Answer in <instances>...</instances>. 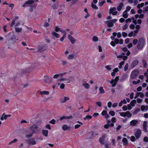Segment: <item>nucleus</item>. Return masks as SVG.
Listing matches in <instances>:
<instances>
[{
  "label": "nucleus",
  "instance_id": "f257e3e1",
  "mask_svg": "<svg viewBox=\"0 0 148 148\" xmlns=\"http://www.w3.org/2000/svg\"><path fill=\"white\" fill-rule=\"evenodd\" d=\"M40 66L39 64L38 63H35L34 64H32L31 66L29 68H27L25 70H22L21 74H24L27 72H30L33 69Z\"/></svg>",
  "mask_w": 148,
  "mask_h": 148
},
{
  "label": "nucleus",
  "instance_id": "f03ea898",
  "mask_svg": "<svg viewBox=\"0 0 148 148\" xmlns=\"http://www.w3.org/2000/svg\"><path fill=\"white\" fill-rule=\"evenodd\" d=\"M145 45V40L143 38H140L138 40L137 47L138 50H141L143 49Z\"/></svg>",
  "mask_w": 148,
  "mask_h": 148
},
{
  "label": "nucleus",
  "instance_id": "7ed1b4c3",
  "mask_svg": "<svg viewBox=\"0 0 148 148\" xmlns=\"http://www.w3.org/2000/svg\"><path fill=\"white\" fill-rule=\"evenodd\" d=\"M139 72L138 70H134L131 73L130 77L132 79H135L138 75Z\"/></svg>",
  "mask_w": 148,
  "mask_h": 148
},
{
  "label": "nucleus",
  "instance_id": "20e7f679",
  "mask_svg": "<svg viewBox=\"0 0 148 148\" xmlns=\"http://www.w3.org/2000/svg\"><path fill=\"white\" fill-rule=\"evenodd\" d=\"M117 21L116 19H114L112 20L108 21L106 22V24H107V26L108 27H112L113 26V23L116 22Z\"/></svg>",
  "mask_w": 148,
  "mask_h": 148
},
{
  "label": "nucleus",
  "instance_id": "39448f33",
  "mask_svg": "<svg viewBox=\"0 0 148 148\" xmlns=\"http://www.w3.org/2000/svg\"><path fill=\"white\" fill-rule=\"evenodd\" d=\"M119 76H116L114 79H112L110 81V83L112 84V87H115L117 84V81L119 79Z\"/></svg>",
  "mask_w": 148,
  "mask_h": 148
},
{
  "label": "nucleus",
  "instance_id": "423d86ee",
  "mask_svg": "<svg viewBox=\"0 0 148 148\" xmlns=\"http://www.w3.org/2000/svg\"><path fill=\"white\" fill-rule=\"evenodd\" d=\"M116 8L114 7L110 8L109 11V14L110 15L112 14L113 15H116L117 14L118 12L116 11Z\"/></svg>",
  "mask_w": 148,
  "mask_h": 148
},
{
  "label": "nucleus",
  "instance_id": "0eeeda50",
  "mask_svg": "<svg viewBox=\"0 0 148 148\" xmlns=\"http://www.w3.org/2000/svg\"><path fill=\"white\" fill-rule=\"evenodd\" d=\"M132 116V114L129 111H127L126 112H121V116L123 117H127L128 118H130Z\"/></svg>",
  "mask_w": 148,
  "mask_h": 148
},
{
  "label": "nucleus",
  "instance_id": "6e6552de",
  "mask_svg": "<svg viewBox=\"0 0 148 148\" xmlns=\"http://www.w3.org/2000/svg\"><path fill=\"white\" fill-rule=\"evenodd\" d=\"M88 134L89 136V138L90 139H93V138L95 137V135H98V134L97 133L93 131L88 132Z\"/></svg>",
  "mask_w": 148,
  "mask_h": 148
},
{
  "label": "nucleus",
  "instance_id": "1a4fd4ad",
  "mask_svg": "<svg viewBox=\"0 0 148 148\" xmlns=\"http://www.w3.org/2000/svg\"><path fill=\"white\" fill-rule=\"evenodd\" d=\"M38 51L41 52L45 51L47 47V46L46 45H39Z\"/></svg>",
  "mask_w": 148,
  "mask_h": 148
},
{
  "label": "nucleus",
  "instance_id": "9d476101",
  "mask_svg": "<svg viewBox=\"0 0 148 148\" xmlns=\"http://www.w3.org/2000/svg\"><path fill=\"white\" fill-rule=\"evenodd\" d=\"M141 134V132L140 130L138 129L135 133V136L136 139H138L140 137Z\"/></svg>",
  "mask_w": 148,
  "mask_h": 148
},
{
  "label": "nucleus",
  "instance_id": "9b49d317",
  "mask_svg": "<svg viewBox=\"0 0 148 148\" xmlns=\"http://www.w3.org/2000/svg\"><path fill=\"white\" fill-rule=\"evenodd\" d=\"M27 142L29 145H34L36 143L34 138H32L27 140Z\"/></svg>",
  "mask_w": 148,
  "mask_h": 148
},
{
  "label": "nucleus",
  "instance_id": "f8f14e48",
  "mask_svg": "<svg viewBox=\"0 0 148 148\" xmlns=\"http://www.w3.org/2000/svg\"><path fill=\"white\" fill-rule=\"evenodd\" d=\"M68 38L72 44L74 43L76 41V39L71 35L69 34L68 35Z\"/></svg>",
  "mask_w": 148,
  "mask_h": 148
},
{
  "label": "nucleus",
  "instance_id": "ddd939ff",
  "mask_svg": "<svg viewBox=\"0 0 148 148\" xmlns=\"http://www.w3.org/2000/svg\"><path fill=\"white\" fill-rule=\"evenodd\" d=\"M139 62L138 60H135L132 62L131 65V67L133 68L138 64Z\"/></svg>",
  "mask_w": 148,
  "mask_h": 148
},
{
  "label": "nucleus",
  "instance_id": "4468645a",
  "mask_svg": "<svg viewBox=\"0 0 148 148\" xmlns=\"http://www.w3.org/2000/svg\"><path fill=\"white\" fill-rule=\"evenodd\" d=\"M52 77H49L48 76H46L44 81L46 83H50L52 81Z\"/></svg>",
  "mask_w": 148,
  "mask_h": 148
},
{
  "label": "nucleus",
  "instance_id": "2eb2a0df",
  "mask_svg": "<svg viewBox=\"0 0 148 148\" xmlns=\"http://www.w3.org/2000/svg\"><path fill=\"white\" fill-rule=\"evenodd\" d=\"M121 49H122V50L124 52H127L126 53V54L127 56H129L130 54V52L129 50L127 49L126 47H124L121 48Z\"/></svg>",
  "mask_w": 148,
  "mask_h": 148
},
{
  "label": "nucleus",
  "instance_id": "dca6fc26",
  "mask_svg": "<svg viewBox=\"0 0 148 148\" xmlns=\"http://www.w3.org/2000/svg\"><path fill=\"white\" fill-rule=\"evenodd\" d=\"M105 136L104 135H103L102 137H100L99 139V141L100 143L102 145H103L105 143L104 139Z\"/></svg>",
  "mask_w": 148,
  "mask_h": 148
},
{
  "label": "nucleus",
  "instance_id": "f3484780",
  "mask_svg": "<svg viewBox=\"0 0 148 148\" xmlns=\"http://www.w3.org/2000/svg\"><path fill=\"white\" fill-rule=\"evenodd\" d=\"M138 123V121L137 120H133L130 122V125L134 126L136 125Z\"/></svg>",
  "mask_w": 148,
  "mask_h": 148
},
{
  "label": "nucleus",
  "instance_id": "a211bd4d",
  "mask_svg": "<svg viewBox=\"0 0 148 148\" xmlns=\"http://www.w3.org/2000/svg\"><path fill=\"white\" fill-rule=\"evenodd\" d=\"M72 118V117L71 115H70L69 116H62L61 117L60 119L59 120L60 121H61L64 119H71Z\"/></svg>",
  "mask_w": 148,
  "mask_h": 148
},
{
  "label": "nucleus",
  "instance_id": "6ab92c4d",
  "mask_svg": "<svg viewBox=\"0 0 148 148\" xmlns=\"http://www.w3.org/2000/svg\"><path fill=\"white\" fill-rule=\"evenodd\" d=\"M147 122L146 121H145L144 122L143 124V130L145 132H147Z\"/></svg>",
  "mask_w": 148,
  "mask_h": 148
},
{
  "label": "nucleus",
  "instance_id": "aec40b11",
  "mask_svg": "<svg viewBox=\"0 0 148 148\" xmlns=\"http://www.w3.org/2000/svg\"><path fill=\"white\" fill-rule=\"evenodd\" d=\"M122 141L124 146L126 145L128 143V140L126 138H124L122 140Z\"/></svg>",
  "mask_w": 148,
  "mask_h": 148
},
{
  "label": "nucleus",
  "instance_id": "412c9836",
  "mask_svg": "<svg viewBox=\"0 0 148 148\" xmlns=\"http://www.w3.org/2000/svg\"><path fill=\"white\" fill-rule=\"evenodd\" d=\"M19 18V17L18 16H16L15 17V19L12 20L11 25H10V27H12L13 25L14 24L15 22L16 21L15 20L18 19Z\"/></svg>",
  "mask_w": 148,
  "mask_h": 148
},
{
  "label": "nucleus",
  "instance_id": "4be33fe9",
  "mask_svg": "<svg viewBox=\"0 0 148 148\" xmlns=\"http://www.w3.org/2000/svg\"><path fill=\"white\" fill-rule=\"evenodd\" d=\"M125 54L122 53L121 54V58H122L124 61L126 60L127 58L128 57L126 56H123L125 55Z\"/></svg>",
  "mask_w": 148,
  "mask_h": 148
},
{
  "label": "nucleus",
  "instance_id": "5701e85b",
  "mask_svg": "<svg viewBox=\"0 0 148 148\" xmlns=\"http://www.w3.org/2000/svg\"><path fill=\"white\" fill-rule=\"evenodd\" d=\"M5 114V113H4L0 117V119L1 120H3L4 119H7L8 117L7 115Z\"/></svg>",
  "mask_w": 148,
  "mask_h": 148
},
{
  "label": "nucleus",
  "instance_id": "b1692460",
  "mask_svg": "<svg viewBox=\"0 0 148 148\" xmlns=\"http://www.w3.org/2000/svg\"><path fill=\"white\" fill-rule=\"evenodd\" d=\"M48 131L47 130H42V134L45 136H48Z\"/></svg>",
  "mask_w": 148,
  "mask_h": 148
},
{
  "label": "nucleus",
  "instance_id": "393cba45",
  "mask_svg": "<svg viewBox=\"0 0 148 148\" xmlns=\"http://www.w3.org/2000/svg\"><path fill=\"white\" fill-rule=\"evenodd\" d=\"M37 128V127L34 126H32L30 127V130L32 131L33 134L36 132V129Z\"/></svg>",
  "mask_w": 148,
  "mask_h": 148
},
{
  "label": "nucleus",
  "instance_id": "a878e982",
  "mask_svg": "<svg viewBox=\"0 0 148 148\" xmlns=\"http://www.w3.org/2000/svg\"><path fill=\"white\" fill-rule=\"evenodd\" d=\"M62 129L64 130H69V129H71V128L70 127H68L67 125H64L62 126Z\"/></svg>",
  "mask_w": 148,
  "mask_h": 148
},
{
  "label": "nucleus",
  "instance_id": "bb28decb",
  "mask_svg": "<svg viewBox=\"0 0 148 148\" xmlns=\"http://www.w3.org/2000/svg\"><path fill=\"white\" fill-rule=\"evenodd\" d=\"M128 16L127 10H125L123 13V16L125 18H126Z\"/></svg>",
  "mask_w": 148,
  "mask_h": 148
},
{
  "label": "nucleus",
  "instance_id": "cd10ccee",
  "mask_svg": "<svg viewBox=\"0 0 148 148\" xmlns=\"http://www.w3.org/2000/svg\"><path fill=\"white\" fill-rule=\"evenodd\" d=\"M15 31L18 33H19L21 32L22 29V27L19 28L18 27H15Z\"/></svg>",
  "mask_w": 148,
  "mask_h": 148
},
{
  "label": "nucleus",
  "instance_id": "c85d7f7f",
  "mask_svg": "<svg viewBox=\"0 0 148 148\" xmlns=\"http://www.w3.org/2000/svg\"><path fill=\"white\" fill-rule=\"evenodd\" d=\"M40 93L41 95H48L49 94V92L48 91H41L40 92Z\"/></svg>",
  "mask_w": 148,
  "mask_h": 148
},
{
  "label": "nucleus",
  "instance_id": "c756f323",
  "mask_svg": "<svg viewBox=\"0 0 148 148\" xmlns=\"http://www.w3.org/2000/svg\"><path fill=\"white\" fill-rule=\"evenodd\" d=\"M74 56V53H72L71 54H69L67 58L69 60H72L73 59Z\"/></svg>",
  "mask_w": 148,
  "mask_h": 148
},
{
  "label": "nucleus",
  "instance_id": "7c9ffc66",
  "mask_svg": "<svg viewBox=\"0 0 148 148\" xmlns=\"http://www.w3.org/2000/svg\"><path fill=\"white\" fill-rule=\"evenodd\" d=\"M34 1L33 0H29L25 2V4H30L33 3Z\"/></svg>",
  "mask_w": 148,
  "mask_h": 148
},
{
  "label": "nucleus",
  "instance_id": "2f4dec72",
  "mask_svg": "<svg viewBox=\"0 0 148 148\" xmlns=\"http://www.w3.org/2000/svg\"><path fill=\"white\" fill-rule=\"evenodd\" d=\"M99 90L100 93L101 94H103L105 92L104 90L103 89V88L102 86L100 87L99 88Z\"/></svg>",
  "mask_w": 148,
  "mask_h": 148
},
{
  "label": "nucleus",
  "instance_id": "473e14b6",
  "mask_svg": "<svg viewBox=\"0 0 148 148\" xmlns=\"http://www.w3.org/2000/svg\"><path fill=\"white\" fill-rule=\"evenodd\" d=\"M136 100L133 99L132 100L130 103V104H131L132 106H134L135 104L136 103Z\"/></svg>",
  "mask_w": 148,
  "mask_h": 148
},
{
  "label": "nucleus",
  "instance_id": "72a5a7b5",
  "mask_svg": "<svg viewBox=\"0 0 148 148\" xmlns=\"http://www.w3.org/2000/svg\"><path fill=\"white\" fill-rule=\"evenodd\" d=\"M142 62L143 64V66L144 68L146 67L147 66V62L146 61L145 59H143L142 60Z\"/></svg>",
  "mask_w": 148,
  "mask_h": 148
},
{
  "label": "nucleus",
  "instance_id": "f704fd0d",
  "mask_svg": "<svg viewBox=\"0 0 148 148\" xmlns=\"http://www.w3.org/2000/svg\"><path fill=\"white\" fill-rule=\"evenodd\" d=\"M92 118V116H91L88 115L86 116L84 118V119L85 120H86L87 119L89 120L90 119H91Z\"/></svg>",
  "mask_w": 148,
  "mask_h": 148
},
{
  "label": "nucleus",
  "instance_id": "c9c22d12",
  "mask_svg": "<svg viewBox=\"0 0 148 148\" xmlns=\"http://www.w3.org/2000/svg\"><path fill=\"white\" fill-rule=\"evenodd\" d=\"M52 34L54 36H55L56 38H59V35L58 34L56 33V32H53L52 33Z\"/></svg>",
  "mask_w": 148,
  "mask_h": 148
},
{
  "label": "nucleus",
  "instance_id": "e433bc0d",
  "mask_svg": "<svg viewBox=\"0 0 148 148\" xmlns=\"http://www.w3.org/2000/svg\"><path fill=\"white\" fill-rule=\"evenodd\" d=\"M92 7L94 9H98V7L95 4H94L92 2L91 3Z\"/></svg>",
  "mask_w": 148,
  "mask_h": 148
},
{
  "label": "nucleus",
  "instance_id": "4c0bfd02",
  "mask_svg": "<svg viewBox=\"0 0 148 148\" xmlns=\"http://www.w3.org/2000/svg\"><path fill=\"white\" fill-rule=\"evenodd\" d=\"M92 40L94 42H97L98 40V38L95 36H94L92 37Z\"/></svg>",
  "mask_w": 148,
  "mask_h": 148
},
{
  "label": "nucleus",
  "instance_id": "58836bf2",
  "mask_svg": "<svg viewBox=\"0 0 148 148\" xmlns=\"http://www.w3.org/2000/svg\"><path fill=\"white\" fill-rule=\"evenodd\" d=\"M83 85L86 89H88L90 88V85L88 83H83Z\"/></svg>",
  "mask_w": 148,
  "mask_h": 148
},
{
  "label": "nucleus",
  "instance_id": "ea45409f",
  "mask_svg": "<svg viewBox=\"0 0 148 148\" xmlns=\"http://www.w3.org/2000/svg\"><path fill=\"white\" fill-rule=\"evenodd\" d=\"M69 99V97H64V99L62 101H61V102L62 103H65L66 101L68 100Z\"/></svg>",
  "mask_w": 148,
  "mask_h": 148
},
{
  "label": "nucleus",
  "instance_id": "a19ab883",
  "mask_svg": "<svg viewBox=\"0 0 148 148\" xmlns=\"http://www.w3.org/2000/svg\"><path fill=\"white\" fill-rule=\"evenodd\" d=\"M10 40L13 42H15L16 41V37L14 35H13L10 38Z\"/></svg>",
  "mask_w": 148,
  "mask_h": 148
},
{
  "label": "nucleus",
  "instance_id": "79ce46f5",
  "mask_svg": "<svg viewBox=\"0 0 148 148\" xmlns=\"http://www.w3.org/2000/svg\"><path fill=\"white\" fill-rule=\"evenodd\" d=\"M144 3H143L140 4H138L137 6V7L139 9L140 7L142 8L144 6Z\"/></svg>",
  "mask_w": 148,
  "mask_h": 148
},
{
  "label": "nucleus",
  "instance_id": "37998d69",
  "mask_svg": "<svg viewBox=\"0 0 148 148\" xmlns=\"http://www.w3.org/2000/svg\"><path fill=\"white\" fill-rule=\"evenodd\" d=\"M33 134V133H32L30 134H26L25 136L26 138H29L32 137Z\"/></svg>",
  "mask_w": 148,
  "mask_h": 148
},
{
  "label": "nucleus",
  "instance_id": "c03bdc74",
  "mask_svg": "<svg viewBox=\"0 0 148 148\" xmlns=\"http://www.w3.org/2000/svg\"><path fill=\"white\" fill-rule=\"evenodd\" d=\"M58 6V3H55L53 4L52 7L54 9H56Z\"/></svg>",
  "mask_w": 148,
  "mask_h": 148
},
{
  "label": "nucleus",
  "instance_id": "a18cd8bd",
  "mask_svg": "<svg viewBox=\"0 0 148 148\" xmlns=\"http://www.w3.org/2000/svg\"><path fill=\"white\" fill-rule=\"evenodd\" d=\"M105 2V1L104 0L103 1L101 2H99V4L100 6L101 7L103 5Z\"/></svg>",
  "mask_w": 148,
  "mask_h": 148
},
{
  "label": "nucleus",
  "instance_id": "49530a36",
  "mask_svg": "<svg viewBox=\"0 0 148 148\" xmlns=\"http://www.w3.org/2000/svg\"><path fill=\"white\" fill-rule=\"evenodd\" d=\"M128 63H127L125 65L124 67V70L125 71H127L128 69Z\"/></svg>",
  "mask_w": 148,
  "mask_h": 148
},
{
  "label": "nucleus",
  "instance_id": "de8ad7c7",
  "mask_svg": "<svg viewBox=\"0 0 148 148\" xmlns=\"http://www.w3.org/2000/svg\"><path fill=\"white\" fill-rule=\"evenodd\" d=\"M72 1L71 3L70 4L71 5H73L75 4L78 1V0H72Z\"/></svg>",
  "mask_w": 148,
  "mask_h": 148
},
{
  "label": "nucleus",
  "instance_id": "09e8293b",
  "mask_svg": "<svg viewBox=\"0 0 148 148\" xmlns=\"http://www.w3.org/2000/svg\"><path fill=\"white\" fill-rule=\"evenodd\" d=\"M96 104L99 107H101L102 105V103L101 101L97 102L96 103Z\"/></svg>",
  "mask_w": 148,
  "mask_h": 148
},
{
  "label": "nucleus",
  "instance_id": "8fccbe9b",
  "mask_svg": "<svg viewBox=\"0 0 148 148\" xmlns=\"http://www.w3.org/2000/svg\"><path fill=\"white\" fill-rule=\"evenodd\" d=\"M17 141V140L15 138L11 142H10L9 144V145H10V144L12 143H15Z\"/></svg>",
  "mask_w": 148,
  "mask_h": 148
},
{
  "label": "nucleus",
  "instance_id": "3c124183",
  "mask_svg": "<svg viewBox=\"0 0 148 148\" xmlns=\"http://www.w3.org/2000/svg\"><path fill=\"white\" fill-rule=\"evenodd\" d=\"M114 42H115V44H117L119 43V44H120V39L119 40H119L118 39H116L114 40Z\"/></svg>",
  "mask_w": 148,
  "mask_h": 148
},
{
  "label": "nucleus",
  "instance_id": "603ef678",
  "mask_svg": "<svg viewBox=\"0 0 148 148\" xmlns=\"http://www.w3.org/2000/svg\"><path fill=\"white\" fill-rule=\"evenodd\" d=\"M107 114V111L106 110H103L101 112V114L102 115L105 116Z\"/></svg>",
  "mask_w": 148,
  "mask_h": 148
},
{
  "label": "nucleus",
  "instance_id": "864d4df0",
  "mask_svg": "<svg viewBox=\"0 0 148 148\" xmlns=\"http://www.w3.org/2000/svg\"><path fill=\"white\" fill-rule=\"evenodd\" d=\"M109 113L112 116H113L115 115V112L114 111H110L109 112Z\"/></svg>",
  "mask_w": 148,
  "mask_h": 148
},
{
  "label": "nucleus",
  "instance_id": "5fc2aeb1",
  "mask_svg": "<svg viewBox=\"0 0 148 148\" xmlns=\"http://www.w3.org/2000/svg\"><path fill=\"white\" fill-rule=\"evenodd\" d=\"M135 138L134 136H132L131 137V140L132 142H134L135 141Z\"/></svg>",
  "mask_w": 148,
  "mask_h": 148
},
{
  "label": "nucleus",
  "instance_id": "6e6d98bb",
  "mask_svg": "<svg viewBox=\"0 0 148 148\" xmlns=\"http://www.w3.org/2000/svg\"><path fill=\"white\" fill-rule=\"evenodd\" d=\"M138 41L137 39H134L133 41V43L134 45H136L138 43Z\"/></svg>",
  "mask_w": 148,
  "mask_h": 148
},
{
  "label": "nucleus",
  "instance_id": "4d7b16f0",
  "mask_svg": "<svg viewBox=\"0 0 148 148\" xmlns=\"http://www.w3.org/2000/svg\"><path fill=\"white\" fill-rule=\"evenodd\" d=\"M7 27V26L6 25H4L3 27V30L4 32L5 33H7V30L6 29Z\"/></svg>",
  "mask_w": 148,
  "mask_h": 148
},
{
  "label": "nucleus",
  "instance_id": "13d9d810",
  "mask_svg": "<svg viewBox=\"0 0 148 148\" xmlns=\"http://www.w3.org/2000/svg\"><path fill=\"white\" fill-rule=\"evenodd\" d=\"M123 103L124 104L127 103V101L125 99H124L122 101H121V106H122Z\"/></svg>",
  "mask_w": 148,
  "mask_h": 148
},
{
  "label": "nucleus",
  "instance_id": "bf43d9fd",
  "mask_svg": "<svg viewBox=\"0 0 148 148\" xmlns=\"http://www.w3.org/2000/svg\"><path fill=\"white\" fill-rule=\"evenodd\" d=\"M139 95H140V97L141 98H143L144 96V94L141 92H138Z\"/></svg>",
  "mask_w": 148,
  "mask_h": 148
},
{
  "label": "nucleus",
  "instance_id": "052dcab7",
  "mask_svg": "<svg viewBox=\"0 0 148 148\" xmlns=\"http://www.w3.org/2000/svg\"><path fill=\"white\" fill-rule=\"evenodd\" d=\"M67 80L71 81H73L74 80V78L73 76H71Z\"/></svg>",
  "mask_w": 148,
  "mask_h": 148
},
{
  "label": "nucleus",
  "instance_id": "680f3d73",
  "mask_svg": "<svg viewBox=\"0 0 148 148\" xmlns=\"http://www.w3.org/2000/svg\"><path fill=\"white\" fill-rule=\"evenodd\" d=\"M143 141L145 142H148V138L147 136H145L143 138Z\"/></svg>",
  "mask_w": 148,
  "mask_h": 148
},
{
  "label": "nucleus",
  "instance_id": "e2e57ef3",
  "mask_svg": "<svg viewBox=\"0 0 148 148\" xmlns=\"http://www.w3.org/2000/svg\"><path fill=\"white\" fill-rule=\"evenodd\" d=\"M49 122L50 123L53 124L55 123L56 121L54 119H53L50 121Z\"/></svg>",
  "mask_w": 148,
  "mask_h": 148
},
{
  "label": "nucleus",
  "instance_id": "0e129e2a",
  "mask_svg": "<svg viewBox=\"0 0 148 148\" xmlns=\"http://www.w3.org/2000/svg\"><path fill=\"white\" fill-rule=\"evenodd\" d=\"M105 68L106 69L109 71H110L112 68L111 67H110V65H107L105 66Z\"/></svg>",
  "mask_w": 148,
  "mask_h": 148
},
{
  "label": "nucleus",
  "instance_id": "69168bd1",
  "mask_svg": "<svg viewBox=\"0 0 148 148\" xmlns=\"http://www.w3.org/2000/svg\"><path fill=\"white\" fill-rule=\"evenodd\" d=\"M112 105V103L111 102L109 101L108 102V107L109 108H110L111 107Z\"/></svg>",
  "mask_w": 148,
  "mask_h": 148
},
{
  "label": "nucleus",
  "instance_id": "338daca9",
  "mask_svg": "<svg viewBox=\"0 0 148 148\" xmlns=\"http://www.w3.org/2000/svg\"><path fill=\"white\" fill-rule=\"evenodd\" d=\"M141 109L142 111H144L146 109V107L144 105H142L141 106Z\"/></svg>",
  "mask_w": 148,
  "mask_h": 148
},
{
  "label": "nucleus",
  "instance_id": "774afa93",
  "mask_svg": "<svg viewBox=\"0 0 148 148\" xmlns=\"http://www.w3.org/2000/svg\"><path fill=\"white\" fill-rule=\"evenodd\" d=\"M132 105L130 103L127 105V108L129 110H130L132 109Z\"/></svg>",
  "mask_w": 148,
  "mask_h": 148
}]
</instances>
